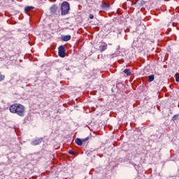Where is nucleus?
Here are the masks:
<instances>
[{
	"label": "nucleus",
	"mask_w": 179,
	"mask_h": 179,
	"mask_svg": "<svg viewBox=\"0 0 179 179\" xmlns=\"http://www.w3.org/2000/svg\"><path fill=\"white\" fill-rule=\"evenodd\" d=\"M124 73L127 75V76H131V71H129V69H126L123 71Z\"/></svg>",
	"instance_id": "nucleus-12"
},
{
	"label": "nucleus",
	"mask_w": 179,
	"mask_h": 179,
	"mask_svg": "<svg viewBox=\"0 0 179 179\" xmlns=\"http://www.w3.org/2000/svg\"><path fill=\"white\" fill-rule=\"evenodd\" d=\"M175 77H176V82H179V73H176L175 74Z\"/></svg>",
	"instance_id": "nucleus-14"
},
{
	"label": "nucleus",
	"mask_w": 179,
	"mask_h": 179,
	"mask_svg": "<svg viewBox=\"0 0 179 179\" xmlns=\"http://www.w3.org/2000/svg\"><path fill=\"white\" fill-rule=\"evenodd\" d=\"M89 17L90 19H94V15H93L92 14H90Z\"/></svg>",
	"instance_id": "nucleus-18"
},
{
	"label": "nucleus",
	"mask_w": 179,
	"mask_h": 179,
	"mask_svg": "<svg viewBox=\"0 0 179 179\" xmlns=\"http://www.w3.org/2000/svg\"><path fill=\"white\" fill-rule=\"evenodd\" d=\"M60 10L62 16L69 15V11L71 10V5L67 1H64L61 4Z\"/></svg>",
	"instance_id": "nucleus-2"
},
{
	"label": "nucleus",
	"mask_w": 179,
	"mask_h": 179,
	"mask_svg": "<svg viewBox=\"0 0 179 179\" xmlns=\"http://www.w3.org/2000/svg\"><path fill=\"white\" fill-rule=\"evenodd\" d=\"M43 142V138H36L34 141H31V144L32 146H37V145H40Z\"/></svg>",
	"instance_id": "nucleus-6"
},
{
	"label": "nucleus",
	"mask_w": 179,
	"mask_h": 179,
	"mask_svg": "<svg viewBox=\"0 0 179 179\" xmlns=\"http://www.w3.org/2000/svg\"><path fill=\"white\" fill-rule=\"evenodd\" d=\"M83 144L85 143V142H87L89 141V137H86L85 138L81 139Z\"/></svg>",
	"instance_id": "nucleus-16"
},
{
	"label": "nucleus",
	"mask_w": 179,
	"mask_h": 179,
	"mask_svg": "<svg viewBox=\"0 0 179 179\" xmlns=\"http://www.w3.org/2000/svg\"><path fill=\"white\" fill-rule=\"evenodd\" d=\"M142 27H145V26L142 25Z\"/></svg>",
	"instance_id": "nucleus-23"
},
{
	"label": "nucleus",
	"mask_w": 179,
	"mask_h": 179,
	"mask_svg": "<svg viewBox=\"0 0 179 179\" xmlns=\"http://www.w3.org/2000/svg\"><path fill=\"white\" fill-rule=\"evenodd\" d=\"M101 7L102 8V9L105 10L110 9V3L103 2L101 3Z\"/></svg>",
	"instance_id": "nucleus-8"
},
{
	"label": "nucleus",
	"mask_w": 179,
	"mask_h": 179,
	"mask_svg": "<svg viewBox=\"0 0 179 179\" xmlns=\"http://www.w3.org/2000/svg\"><path fill=\"white\" fill-rule=\"evenodd\" d=\"M177 118H178V115H173L172 117V121H176V120H177Z\"/></svg>",
	"instance_id": "nucleus-17"
},
{
	"label": "nucleus",
	"mask_w": 179,
	"mask_h": 179,
	"mask_svg": "<svg viewBox=\"0 0 179 179\" xmlns=\"http://www.w3.org/2000/svg\"><path fill=\"white\" fill-rule=\"evenodd\" d=\"M50 13L51 15H52V16H55V15H57V12L58 11V6L54 4L52 5L50 8Z\"/></svg>",
	"instance_id": "nucleus-5"
},
{
	"label": "nucleus",
	"mask_w": 179,
	"mask_h": 179,
	"mask_svg": "<svg viewBox=\"0 0 179 179\" xmlns=\"http://www.w3.org/2000/svg\"><path fill=\"white\" fill-rule=\"evenodd\" d=\"M155 80V75H150L148 76V82H153Z\"/></svg>",
	"instance_id": "nucleus-13"
},
{
	"label": "nucleus",
	"mask_w": 179,
	"mask_h": 179,
	"mask_svg": "<svg viewBox=\"0 0 179 179\" xmlns=\"http://www.w3.org/2000/svg\"><path fill=\"white\" fill-rule=\"evenodd\" d=\"M65 71H71V68L69 67H66L64 68Z\"/></svg>",
	"instance_id": "nucleus-20"
},
{
	"label": "nucleus",
	"mask_w": 179,
	"mask_h": 179,
	"mask_svg": "<svg viewBox=\"0 0 179 179\" xmlns=\"http://www.w3.org/2000/svg\"><path fill=\"white\" fill-rule=\"evenodd\" d=\"M76 143L78 145V146H82V145H83V143H82V139L77 138L76 139Z\"/></svg>",
	"instance_id": "nucleus-10"
},
{
	"label": "nucleus",
	"mask_w": 179,
	"mask_h": 179,
	"mask_svg": "<svg viewBox=\"0 0 179 179\" xmlns=\"http://www.w3.org/2000/svg\"><path fill=\"white\" fill-rule=\"evenodd\" d=\"M9 110L10 113L17 114V115H19L20 117H24V113H26V108L20 103H14L11 105Z\"/></svg>",
	"instance_id": "nucleus-1"
},
{
	"label": "nucleus",
	"mask_w": 179,
	"mask_h": 179,
	"mask_svg": "<svg viewBox=\"0 0 179 179\" xmlns=\"http://www.w3.org/2000/svg\"><path fill=\"white\" fill-rule=\"evenodd\" d=\"M70 155H75V151H69Z\"/></svg>",
	"instance_id": "nucleus-21"
},
{
	"label": "nucleus",
	"mask_w": 179,
	"mask_h": 179,
	"mask_svg": "<svg viewBox=\"0 0 179 179\" xmlns=\"http://www.w3.org/2000/svg\"><path fill=\"white\" fill-rule=\"evenodd\" d=\"M110 58H114V57H113V55H110Z\"/></svg>",
	"instance_id": "nucleus-22"
},
{
	"label": "nucleus",
	"mask_w": 179,
	"mask_h": 179,
	"mask_svg": "<svg viewBox=\"0 0 179 179\" xmlns=\"http://www.w3.org/2000/svg\"><path fill=\"white\" fill-rule=\"evenodd\" d=\"M127 3H128L125 2V3H124L122 4V6H123V8H124V9H126L125 5H127Z\"/></svg>",
	"instance_id": "nucleus-19"
},
{
	"label": "nucleus",
	"mask_w": 179,
	"mask_h": 179,
	"mask_svg": "<svg viewBox=\"0 0 179 179\" xmlns=\"http://www.w3.org/2000/svg\"><path fill=\"white\" fill-rule=\"evenodd\" d=\"M107 50V43H102L99 46V50L103 52Z\"/></svg>",
	"instance_id": "nucleus-7"
},
{
	"label": "nucleus",
	"mask_w": 179,
	"mask_h": 179,
	"mask_svg": "<svg viewBox=\"0 0 179 179\" xmlns=\"http://www.w3.org/2000/svg\"><path fill=\"white\" fill-rule=\"evenodd\" d=\"M33 9H34V7H33V6H27L24 8V10H25L26 13H27V12H30V10H33Z\"/></svg>",
	"instance_id": "nucleus-11"
},
{
	"label": "nucleus",
	"mask_w": 179,
	"mask_h": 179,
	"mask_svg": "<svg viewBox=\"0 0 179 179\" xmlns=\"http://www.w3.org/2000/svg\"><path fill=\"white\" fill-rule=\"evenodd\" d=\"M127 2L129 5H131V6H143V5H145V1L143 0H138L136 1V3H134V2H132L131 1L127 0Z\"/></svg>",
	"instance_id": "nucleus-3"
},
{
	"label": "nucleus",
	"mask_w": 179,
	"mask_h": 179,
	"mask_svg": "<svg viewBox=\"0 0 179 179\" xmlns=\"http://www.w3.org/2000/svg\"><path fill=\"white\" fill-rule=\"evenodd\" d=\"M71 38V35H65L62 36V40H63V41H69Z\"/></svg>",
	"instance_id": "nucleus-9"
},
{
	"label": "nucleus",
	"mask_w": 179,
	"mask_h": 179,
	"mask_svg": "<svg viewBox=\"0 0 179 179\" xmlns=\"http://www.w3.org/2000/svg\"><path fill=\"white\" fill-rule=\"evenodd\" d=\"M59 52V57H60L61 58H64L65 57V47L64 45H60L58 48Z\"/></svg>",
	"instance_id": "nucleus-4"
},
{
	"label": "nucleus",
	"mask_w": 179,
	"mask_h": 179,
	"mask_svg": "<svg viewBox=\"0 0 179 179\" xmlns=\"http://www.w3.org/2000/svg\"><path fill=\"white\" fill-rule=\"evenodd\" d=\"M5 79V76L2 75V73H0V82H2Z\"/></svg>",
	"instance_id": "nucleus-15"
}]
</instances>
